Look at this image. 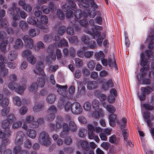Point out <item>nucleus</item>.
Returning a JSON list of instances; mask_svg holds the SVG:
<instances>
[{"label": "nucleus", "instance_id": "f257e3e1", "mask_svg": "<svg viewBox=\"0 0 154 154\" xmlns=\"http://www.w3.org/2000/svg\"><path fill=\"white\" fill-rule=\"evenodd\" d=\"M62 9L64 12L67 11L66 14V17L69 19L73 16V11L74 12V20L73 22L76 23L79 18L82 17V12L80 10H77L76 4L72 0H69L62 7Z\"/></svg>", "mask_w": 154, "mask_h": 154}, {"label": "nucleus", "instance_id": "f03ea898", "mask_svg": "<svg viewBox=\"0 0 154 154\" xmlns=\"http://www.w3.org/2000/svg\"><path fill=\"white\" fill-rule=\"evenodd\" d=\"M44 68L43 63L41 62H38L37 63L36 68L34 70L35 73L40 74L42 76L37 79V83L39 86L41 88L43 87L45 84V75L43 70Z\"/></svg>", "mask_w": 154, "mask_h": 154}, {"label": "nucleus", "instance_id": "7ed1b4c3", "mask_svg": "<svg viewBox=\"0 0 154 154\" xmlns=\"http://www.w3.org/2000/svg\"><path fill=\"white\" fill-rule=\"evenodd\" d=\"M6 34L3 31L0 32V49L1 51L4 52H6L8 51L10 48V45H8V50L6 49V47L8 44V40H9V42L11 43L13 41V38L8 37L6 40Z\"/></svg>", "mask_w": 154, "mask_h": 154}, {"label": "nucleus", "instance_id": "20e7f679", "mask_svg": "<svg viewBox=\"0 0 154 154\" xmlns=\"http://www.w3.org/2000/svg\"><path fill=\"white\" fill-rule=\"evenodd\" d=\"M140 72L136 75V78L139 83L144 85H150L151 81L146 77V73L148 71L147 67H142L140 69Z\"/></svg>", "mask_w": 154, "mask_h": 154}, {"label": "nucleus", "instance_id": "39448f33", "mask_svg": "<svg viewBox=\"0 0 154 154\" xmlns=\"http://www.w3.org/2000/svg\"><path fill=\"white\" fill-rule=\"evenodd\" d=\"M101 62L103 65L104 66H106L108 64L110 68H114L116 70L118 69L117 64L115 60L112 61L111 58H109L107 61L106 59L104 58L101 60Z\"/></svg>", "mask_w": 154, "mask_h": 154}, {"label": "nucleus", "instance_id": "423d86ee", "mask_svg": "<svg viewBox=\"0 0 154 154\" xmlns=\"http://www.w3.org/2000/svg\"><path fill=\"white\" fill-rule=\"evenodd\" d=\"M79 18L78 19V21L76 22V23L73 22L74 24L72 26L76 30L80 29L81 28V26L84 27H86L88 25V22L86 20H81L79 21Z\"/></svg>", "mask_w": 154, "mask_h": 154}, {"label": "nucleus", "instance_id": "0eeeda50", "mask_svg": "<svg viewBox=\"0 0 154 154\" xmlns=\"http://www.w3.org/2000/svg\"><path fill=\"white\" fill-rule=\"evenodd\" d=\"M39 142L41 144L47 146L48 145V134L47 132H42L38 138Z\"/></svg>", "mask_w": 154, "mask_h": 154}, {"label": "nucleus", "instance_id": "6e6552de", "mask_svg": "<svg viewBox=\"0 0 154 154\" xmlns=\"http://www.w3.org/2000/svg\"><path fill=\"white\" fill-rule=\"evenodd\" d=\"M82 111V109L80 104L78 102L72 103L71 112L73 114L78 115L81 114Z\"/></svg>", "mask_w": 154, "mask_h": 154}, {"label": "nucleus", "instance_id": "1a4fd4ad", "mask_svg": "<svg viewBox=\"0 0 154 154\" xmlns=\"http://www.w3.org/2000/svg\"><path fill=\"white\" fill-rule=\"evenodd\" d=\"M143 115L144 120L148 126L149 127H151L152 124L151 121L154 119V116L148 111L144 112L143 113Z\"/></svg>", "mask_w": 154, "mask_h": 154}, {"label": "nucleus", "instance_id": "9d476101", "mask_svg": "<svg viewBox=\"0 0 154 154\" xmlns=\"http://www.w3.org/2000/svg\"><path fill=\"white\" fill-rule=\"evenodd\" d=\"M56 86L58 88L57 92L60 95L64 97L69 98V97L66 94L67 88V86L66 85L63 86L57 84L56 85Z\"/></svg>", "mask_w": 154, "mask_h": 154}, {"label": "nucleus", "instance_id": "9b49d317", "mask_svg": "<svg viewBox=\"0 0 154 154\" xmlns=\"http://www.w3.org/2000/svg\"><path fill=\"white\" fill-rule=\"evenodd\" d=\"M82 39L84 43L89 48L93 49L96 46L95 42L90 40V39L87 36H83Z\"/></svg>", "mask_w": 154, "mask_h": 154}, {"label": "nucleus", "instance_id": "f8f14e48", "mask_svg": "<svg viewBox=\"0 0 154 154\" xmlns=\"http://www.w3.org/2000/svg\"><path fill=\"white\" fill-rule=\"evenodd\" d=\"M27 22L31 25H35L39 28H42V24L39 21L37 18L34 17H29L27 19Z\"/></svg>", "mask_w": 154, "mask_h": 154}, {"label": "nucleus", "instance_id": "ddd939ff", "mask_svg": "<svg viewBox=\"0 0 154 154\" xmlns=\"http://www.w3.org/2000/svg\"><path fill=\"white\" fill-rule=\"evenodd\" d=\"M20 82L22 85L20 86V85L19 86L17 85L15 89V91L20 94L23 93L26 88V80L24 78L21 79Z\"/></svg>", "mask_w": 154, "mask_h": 154}, {"label": "nucleus", "instance_id": "4468645a", "mask_svg": "<svg viewBox=\"0 0 154 154\" xmlns=\"http://www.w3.org/2000/svg\"><path fill=\"white\" fill-rule=\"evenodd\" d=\"M79 143L82 149L84 154H88L89 151L91 149L88 142L85 140H80Z\"/></svg>", "mask_w": 154, "mask_h": 154}, {"label": "nucleus", "instance_id": "2eb2a0df", "mask_svg": "<svg viewBox=\"0 0 154 154\" xmlns=\"http://www.w3.org/2000/svg\"><path fill=\"white\" fill-rule=\"evenodd\" d=\"M23 40L25 43V46L29 49L33 47V41L27 35H25L23 38Z\"/></svg>", "mask_w": 154, "mask_h": 154}, {"label": "nucleus", "instance_id": "dca6fc26", "mask_svg": "<svg viewBox=\"0 0 154 154\" xmlns=\"http://www.w3.org/2000/svg\"><path fill=\"white\" fill-rule=\"evenodd\" d=\"M40 22L42 24L43 27L40 28L42 29L43 32H48V26L46 25L48 22V18L45 15H43L41 17L40 21Z\"/></svg>", "mask_w": 154, "mask_h": 154}, {"label": "nucleus", "instance_id": "f3484780", "mask_svg": "<svg viewBox=\"0 0 154 154\" xmlns=\"http://www.w3.org/2000/svg\"><path fill=\"white\" fill-rule=\"evenodd\" d=\"M154 40V30H152L149 34L147 39V41L149 42L150 43L148 45V48L149 49H154V42L152 41Z\"/></svg>", "mask_w": 154, "mask_h": 154}, {"label": "nucleus", "instance_id": "a211bd4d", "mask_svg": "<svg viewBox=\"0 0 154 154\" xmlns=\"http://www.w3.org/2000/svg\"><path fill=\"white\" fill-rule=\"evenodd\" d=\"M96 15L95 10H91L88 8H86L83 11V16L85 17L89 16L91 18H94Z\"/></svg>", "mask_w": 154, "mask_h": 154}, {"label": "nucleus", "instance_id": "6ab92c4d", "mask_svg": "<svg viewBox=\"0 0 154 154\" xmlns=\"http://www.w3.org/2000/svg\"><path fill=\"white\" fill-rule=\"evenodd\" d=\"M24 136L25 135L23 131H18L17 133L15 140L16 144L17 145L22 144L23 141V138L24 137Z\"/></svg>", "mask_w": 154, "mask_h": 154}, {"label": "nucleus", "instance_id": "aec40b11", "mask_svg": "<svg viewBox=\"0 0 154 154\" xmlns=\"http://www.w3.org/2000/svg\"><path fill=\"white\" fill-rule=\"evenodd\" d=\"M17 3L15 2L12 4V7L8 9V13L11 15L18 14L20 11V8L19 7L16 8Z\"/></svg>", "mask_w": 154, "mask_h": 154}, {"label": "nucleus", "instance_id": "412c9836", "mask_svg": "<svg viewBox=\"0 0 154 154\" xmlns=\"http://www.w3.org/2000/svg\"><path fill=\"white\" fill-rule=\"evenodd\" d=\"M85 32L86 33L92 36L93 39L95 38V36L97 37H99L101 34L100 32L95 30V29H92L91 31L89 30L88 29L86 28L85 30Z\"/></svg>", "mask_w": 154, "mask_h": 154}, {"label": "nucleus", "instance_id": "4be33fe9", "mask_svg": "<svg viewBox=\"0 0 154 154\" xmlns=\"http://www.w3.org/2000/svg\"><path fill=\"white\" fill-rule=\"evenodd\" d=\"M140 65L142 66H146L145 67H147L148 70L149 68L148 61L147 59L145 58V55L143 52H142L140 54Z\"/></svg>", "mask_w": 154, "mask_h": 154}, {"label": "nucleus", "instance_id": "5701e85b", "mask_svg": "<svg viewBox=\"0 0 154 154\" xmlns=\"http://www.w3.org/2000/svg\"><path fill=\"white\" fill-rule=\"evenodd\" d=\"M19 152V154H29L27 151L25 150H22V147L20 146H16L13 149V154H17Z\"/></svg>", "mask_w": 154, "mask_h": 154}, {"label": "nucleus", "instance_id": "b1692460", "mask_svg": "<svg viewBox=\"0 0 154 154\" xmlns=\"http://www.w3.org/2000/svg\"><path fill=\"white\" fill-rule=\"evenodd\" d=\"M88 138L90 139H93L95 136L94 127L91 124H88L87 125Z\"/></svg>", "mask_w": 154, "mask_h": 154}, {"label": "nucleus", "instance_id": "393cba45", "mask_svg": "<svg viewBox=\"0 0 154 154\" xmlns=\"http://www.w3.org/2000/svg\"><path fill=\"white\" fill-rule=\"evenodd\" d=\"M63 130L60 134V137L64 138L67 135L69 131V126L68 124L63 123Z\"/></svg>", "mask_w": 154, "mask_h": 154}, {"label": "nucleus", "instance_id": "a878e982", "mask_svg": "<svg viewBox=\"0 0 154 154\" xmlns=\"http://www.w3.org/2000/svg\"><path fill=\"white\" fill-rule=\"evenodd\" d=\"M17 57V52L15 50L11 51L9 52L8 55V59L11 61H13L16 60Z\"/></svg>", "mask_w": 154, "mask_h": 154}, {"label": "nucleus", "instance_id": "bb28decb", "mask_svg": "<svg viewBox=\"0 0 154 154\" xmlns=\"http://www.w3.org/2000/svg\"><path fill=\"white\" fill-rule=\"evenodd\" d=\"M56 107L54 106H51L49 109V113H50V115H49V121L52 120L55 118V114L56 112Z\"/></svg>", "mask_w": 154, "mask_h": 154}, {"label": "nucleus", "instance_id": "cd10ccee", "mask_svg": "<svg viewBox=\"0 0 154 154\" xmlns=\"http://www.w3.org/2000/svg\"><path fill=\"white\" fill-rule=\"evenodd\" d=\"M117 115L112 114L110 115L109 117V123L110 125L113 127L116 125V120L117 117Z\"/></svg>", "mask_w": 154, "mask_h": 154}, {"label": "nucleus", "instance_id": "c85d7f7f", "mask_svg": "<svg viewBox=\"0 0 154 154\" xmlns=\"http://www.w3.org/2000/svg\"><path fill=\"white\" fill-rule=\"evenodd\" d=\"M153 90H154V84L152 85V88L150 87H147L146 88L142 87L141 89V92L146 95L149 94Z\"/></svg>", "mask_w": 154, "mask_h": 154}, {"label": "nucleus", "instance_id": "c756f323", "mask_svg": "<svg viewBox=\"0 0 154 154\" xmlns=\"http://www.w3.org/2000/svg\"><path fill=\"white\" fill-rule=\"evenodd\" d=\"M69 131L70 130L71 131L75 132L77 130V127L75 123L73 121H71L69 122Z\"/></svg>", "mask_w": 154, "mask_h": 154}, {"label": "nucleus", "instance_id": "7c9ffc66", "mask_svg": "<svg viewBox=\"0 0 154 154\" xmlns=\"http://www.w3.org/2000/svg\"><path fill=\"white\" fill-rule=\"evenodd\" d=\"M19 26L23 31H26L28 29V25L27 23L24 20H21L19 23Z\"/></svg>", "mask_w": 154, "mask_h": 154}, {"label": "nucleus", "instance_id": "2f4dec72", "mask_svg": "<svg viewBox=\"0 0 154 154\" xmlns=\"http://www.w3.org/2000/svg\"><path fill=\"white\" fill-rule=\"evenodd\" d=\"M39 30L37 28H33L30 29L29 31V35L32 37L35 36L39 33Z\"/></svg>", "mask_w": 154, "mask_h": 154}, {"label": "nucleus", "instance_id": "473e14b6", "mask_svg": "<svg viewBox=\"0 0 154 154\" xmlns=\"http://www.w3.org/2000/svg\"><path fill=\"white\" fill-rule=\"evenodd\" d=\"M12 16L13 20L11 24L14 27H16L17 26V22L16 20H19L20 19V16L18 14L11 15Z\"/></svg>", "mask_w": 154, "mask_h": 154}, {"label": "nucleus", "instance_id": "72a5a7b5", "mask_svg": "<svg viewBox=\"0 0 154 154\" xmlns=\"http://www.w3.org/2000/svg\"><path fill=\"white\" fill-rule=\"evenodd\" d=\"M56 59V56L54 53L53 50H49V64L50 63L54 61Z\"/></svg>", "mask_w": 154, "mask_h": 154}, {"label": "nucleus", "instance_id": "f704fd0d", "mask_svg": "<svg viewBox=\"0 0 154 154\" xmlns=\"http://www.w3.org/2000/svg\"><path fill=\"white\" fill-rule=\"evenodd\" d=\"M26 134L28 136L32 139L34 138L36 135L35 131L33 129H28Z\"/></svg>", "mask_w": 154, "mask_h": 154}, {"label": "nucleus", "instance_id": "c9c22d12", "mask_svg": "<svg viewBox=\"0 0 154 154\" xmlns=\"http://www.w3.org/2000/svg\"><path fill=\"white\" fill-rule=\"evenodd\" d=\"M97 85L98 84L95 81H90L88 82L87 88L88 89L91 90L96 88Z\"/></svg>", "mask_w": 154, "mask_h": 154}, {"label": "nucleus", "instance_id": "e433bc0d", "mask_svg": "<svg viewBox=\"0 0 154 154\" xmlns=\"http://www.w3.org/2000/svg\"><path fill=\"white\" fill-rule=\"evenodd\" d=\"M94 94L102 101L104 100L106 98V96L105 94L100 93L99 91H96L94 93Z\"/></svg>", "mask_w": 154, "mask_h": 154}, {"label": "nucleus", "instance_id": "4c0bfd02", "mask_svg": "<svg viewBox=\"0 0 154 154\" xmlns=\"http://www.w3.org/2000/svg\"><path fill=\"white\" fill-rule=\"evenodd\" d=\"M117 121V120H116ZM117 122L118 124L119 125V126L121 127L122 129L124 130L127 124V119L125 117L122 118L121 121L120 122L116 121Z\"/></svg>", "mask_w": 154, "mask_h": 154}, {"label": "nucleus", "instance_id": "58836bf2", "mask_svg": "<svg viewBox=\"0 0 154 154\" xmlns=\"http://www.w3.org/2000/svg\"><path fill=\"white\" fill-rule=\"evenodd\" d=\"M99 112L96 110L93 114L92 116L95 119H98L101 116H102L104 114V112L101 109L98 110Z\"/></svg>", "mask_w": 154, "mask_h": 154}, {"label": "nucleus", "instance_id": "ea45409f", "mask_svg": "<svg viewBox=\"0 0 154 154\" xmlns=\"http://www.w3.org/2000/svg\"><path fill=\"white\" fill-rule=\"evenodd\" d=\"M23 44L22 40L20 39L17 38L15 41L14 47L15 49H18L23 46Z\"/></svg>", "mask_w": 154, "mask_h": 154}, {"label": "nucleus", "instance_id": "a19ab883", "mask_svg": "<svg viewBox=\"0 0 154 154\" xmlns=\"http://www.w3.org/2000/svg\"><path fill=\"white\" fill-rule=\"evenodd\" d=\"M100 102L98 100L94 99L92 103V106L94 109L96 110L99 109Z\"/></svg>", "mask_w": 154, "mask_h": 154}, {"label": "nucleus", "instance_id": "79ce46f5", "mask_svg": "<svg viewBox=\"0 0 154 154\" xmlns=\"http://www.w3.org/2000/svg\"><path fill=\"white\" fill-rule=\"evenodd\" d=\"M44 122V120L42 118H40L38 120V121L34 122L32 123V127L33 128H37L39 124H43Z\"/></svg>", "mask_w": 154, "mask_h": 154}, {"label": "nucleus", "instance_id": "37998d69", "mask_svg": "<svg viewBox=\"0 0 154 154\" xmlns=\"http://www.w3.org/2000/svg\"><path fill=\"white\" fill-rule=\"evenodd\" d=\"M63 119L60 116H58L56 118V127L57 128H60L62 126L61 123L62 122Z\"/></svg>", "mask_w": 154, "mask_h": 154}, {"label": "nucleus", "instance_id": "c03bdc74", "mask_svg": "<svg viewBox=\"0 0 154 154\" xmlns=\"http://www.w3.org/2000/svg\"><path fill=\"white\" fill-rule=\"evenodd\" d=\"M24 122V120L21 119L20 122H14L12 125V127L13 128L16 129L20 127Z\"/></svg>", "mask_w": 154, "mask_h": 154}, {"label": "nucleus", "instance_id": "a18cd8bd", "mask_svg": "<svg viewBox=\"0 0 154 154\" xmlns=\"http://www.w3.org/2000/svg\"><path fill=\"white\" fill-rule=\"evenodd\" d=\"M141 106L144 107L145 109L147 110L151 111L154 109V106L149 103L142 104Z\"/></svg>", "mask_w": 154, "mask_h": 154}, {"label": "nucleus", "instance_id": "49530a36", "mask_svg": "<svg viewBox=\"0 0 154 154\" xmlns=\"http://www.w3.org/2000/svg\"><path fill=\"white\" fill-rule=\"evenodd\" d=\"M9 103L8 99L7 98H4L0 103V105L2 107H7Z\"/></svg>", "mask_w": 154, "mask_h": 154}, {"label": "nucleus", "instance_id": "de8ad7c7", "mask_svg": "<svg viewBox=\"0 0 154 154\" xmlns=\"http://www.w3.org/2000/svg\"><path fill=\"white\" fill-rule=\"evenodd\" d=\"M95 56L97 60L100 59L101 60L105 57V55L103 52L101 51L96 52L95 54Z\"/></svg>", "mask_w": 154, "mask_h": 154}, {"label": "nucleus", "instance_id": "09e8293b", "mask_svg": "<svg viewBox=\"0 0 154 154\" xmlns=\"http://www.w3.org/2000/svg\"><path fill=\"white\" fill-rule=\"evenodd\" d=\"M79 135L81 137H84L87 134V131L86 129L83 128H81L79 129Z\"/></svg>", "mask_w": 154, "mask_h": 154}, {"label": "nucleus", "instance_id": "8fccbe9b", "mask_svg": "<svg viewBox=\"0 0 154 154\" xmlns=\"http://www.w3.org/2000/svg\"><path fill=\"white\" fill-rule=\"evenodd\" d=\"M15 104L18 106H20L22 104L20 98L18 96L14 97L13 98Z\"/></svg>", "mask_w": 154, "mask_h": 154}, {"label": "nucleus", "instance_id": "3c124183", "mask_svg": "<svg viewBox=\"0 0 154 154\" xmlns=\"http://www.w3.org/2000/svg\"><path fill=\"white\" fill-rule=\"evenodd\" d=\"M27 60L31 64L33 65L36 62V59L33 55H30L27 58Z\"/></svg>", "mask_w": 154, "mask_h": 154}, {"label": "nucleus", "instance_id": "603ef678", "mask_svg": "<svg viewBox=\"0 0 154 154\" xmlns=\"http://www.w3.org/2000/svg\"><path fill=\"white\" fill-rule=\"evenodd\" d=\"M57 16L60 20H63L65 18V14L61 9L57 11Z\"/></svg>", "mask_w": 154, "mask_h": 154}, {"label": "nucleus", "instance_id": "864d4df0", "mask_svg": "<svg viewBox=\"0 0 154 154\" xmlns=\"http://www.w3.org/2000/svg\"><path fill=\"white\" fill-rule=\"evenodd\" d=\"M5 134L1 130H0V138H4L5 136L7 137H9L10 135H11V132L9 130H8L5 131Z\"/></svg>", "mask_w": 154, "mask_h": 154}, {"label": "nucleus", "instance_id": "5fc2aeb1", "mask_svg": "<svg viewBox=\"0 0 154 154\" xmlns=\"http://www.w3.org/2000/svg\"><path fill=\"white\" fill-rule=\"evenodd\" d=\"M66 30V28L65 26H62L59 27L57 32V35H62Z\"/></svg>", "mask_w": 154, "mask_h": 154}, {"label": "nucleus", "instance_id": "6e6d98bb", "mask_svg": "<svg viewBox=\"0 0 154 154\" xmlns=\"http://www.w3.org/2000/svg\"><path fill=\"white\" fill-rule=\"evenodd\" d=\"M38 87V85L37 84L33 83L29 87V91L30 92H35L37 90Z\"/></svg>", "mask_w": 154, "mask_h": 154}, {"label": "nucleus", "instance_id": "4d7b16f0", "mask_svg": "<svg viewBox=\"0 0 154 154\" xmlns=\"http://www.w3.org/2000/svg\"><path fill=\"white\" fill-rule=\"evenodd\" d=\"M151 68L153 70L149 71L148 74L149 77L154 79V61L151 62Z\"/></svg>", "mask_w": 154, "mask_h": 154}, {"label": "nucleus", "instance_id": "13d9d810", "mask_svg": "<svg viewBox=\"0 0 154 154\" xmlns=\"http://www.w3.org/2000/svg\"><path fill=\"white\" fill-rule=\"evenodd\" d=\"M10 124L12 123L15 120V116L13 114L11 113L7 116V119Z\"/></svg>", "mask_w": 154, "mask_h": 154}, {"label": "nucleus", "instance_id": "bf43d9fd", "mask_svg": "<svg viewBox=\"0 0 154 154\" xmlns=\"http://www.w3.org/2000/svg\"><path fill=\"white\" fill-rule=\"evenodd\" d=\"M5 57L3 55L0 54V69H2L5 67V63H6L4 60Z\"/></svg>", "mask_w": 154, "mask_h": 154}, {"label": "nucleus", "instance_id": "052dcab7", "mask_svg": "<svg viewBox=\"0 0 154 154\" xmlns=\"http://www.w3.org/2000/svg\"><path fill=\"white\" fill-rule=\"evenodd\" d=\"M33 120L34 117L33 116H28L26 117V118L25 119V122L30 123V127L31 128H32V123H33V122H35V121H33Z\"/></svg>", "mask_w": 154, "mask_h": 154}, {"label": "nucleus", "instance_id": "680f3d73", "mask_svg": "<svg viewBox=\"0 0 154 154\" xmlns=\"http://www.w3.org/2000/svg\"><path fill=\"white\" fill-rule=\"evenodd\" d=\"M146 56L150 60H154V56L153 55V53L151 51L146 50L145 51Z\"/></svg>", "mask_w": 154, "mask_h": 154}, {"label": "nucleus", "instance_id": "e2e57ef3", "mask_svg": "<svg viewBox=\"0 0 154 154\" xmlns=\"http://www.w3.org/2000/svg\"><path fill=\"white\" fill-rule=\"evenodd\" d=\"M10 124L8 122V121L6 119H5L2 122V128L4 129H8L9 128Z\"/></svg>", "mask_w": 154, "mask_h": 154}, {"label": "nucleus", "instance_id": "0e129e2a", "mask_svg": "<svg viewBox=\"0 0 154 154\" xmlns=\"http://www.w3.org/2000/svg\"><path fill=\"white\" fill-rule=\"evenodd\" d=\"M8 87L11 91L15 90L17 86V84L14 82H11L8 85Z\"/></svg>", "mask_w": 154, "mask_h": 154}, {"label": "nucleus", "instance_id": "69168bd1", "mask_svg": "<svg viewBox=\"0 0 154 154\" xmlns=\"http://www.w3.org/2000/svg\"><path fill=\"white\" fill-rule=\"evenodd\" d=\"M1 70L0 71V75L2 77L6 76L8 73V71L7 69L3 68L2 69H0Z\"/></svg>", "mask_w": 154, "mask_h": 154}, {"label": "nucleus", "instance_id": "338daca9", "mask_svg": "<svg viewBox=\"0 0 154 154\" xmlns=\"http://www.w3.org/2000/svg\"><path fill=\"white\" fill-rule=\"evenodd\" d=\"M69 42L74 44H76L78 42V40L77 36H71L69 38Z\"/></svg>", "mask_w": 154, "mask_h": 154}, {"label": "nucleus", "instance_id": "774afa93", "mask_svg": "<svg viewBox=\"0 0 154 154\" xmlns=\"http://www.w3.org/2000/svg\"><path fill=\"white\" fill-rule=\"evenodd\" d=\"M83 108L84 109L87 111H90L91 109V105L89 101H86L84 104Z\"/></svg>", "mask_w": 154, "mask_h": 154}]
</instances>
